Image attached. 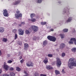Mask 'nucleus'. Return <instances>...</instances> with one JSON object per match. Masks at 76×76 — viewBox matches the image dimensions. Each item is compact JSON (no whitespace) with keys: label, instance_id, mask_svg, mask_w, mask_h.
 <instances>
[{"label":"nucleus","instance_id":"f257e3e1","mask_svg":"<svg viewBox=\"0 0 76 76\" xmlns=\"http://www.w3.org/2000/svg\"><path fill=\"white\" fill-rule=\"evenodd\" d=\"M68 66L70 69H72L73 66L76 67V60L75 59L72 58L69 59Z\"/></svg>","mask_w":76,"mask_h":76},{"label":"nucleus","instance_id":"f03ea898","mask_svg":"<svg viewBox=\"0 0 76 76\" xmlns=\"http://www.w3.org/2000/svg\"><path fill=\"white\" fill-rule=\"evenodd\" d=\"M33 30L34 32H37L38 30V27L35 26H33L29 29V30Z\"/></svg>","mask_w":76,"mask_h":76},{"label":"nucleus","instance_id":"7ed1b4c3","mask_svg":"<svg viewBox=\"0 0 76 76\" xmlns=\"http://www.w3.org/2000/svg\"><path fill=\"white\" fill-rule=\"evenodd\" d=\"M20 11L19 10H18L16 12V13L17 14H15V17L17 19H19L20 17H22V13H20Z\"/></svg>","mask_w":76,"mask_h":76},{"label":"nucleus","instance_id":"20e7f679","mask_svg":"<svg viewBox=\"0 0 76 76\" xmlns=\"http://www.w3.org/2000/svg\"><path fill=\"white\" fill-rule=\"evenodd\" d=\"M47 38L50 41H51L53 42H55L56 41V38L54 37L49 36H48Z\"/></svg>","mask_w":76,"mask_h":76},{"label":"nucleus","instance_id":"39448f33","mask_svg":"<svg viewBox=\"0 0 76 76\" xmlns=\"http://www.w3.org/2000/svg\"><path fill=\"white\" fill-rule=\"evenodd\" d=\"M56 64L58 67H60L61 65V62L58 58H57Z\"/></svg>","mask_w":76,"mask_h":76},{"label":"nucleus","instance_id":"423d86ee","mask_svg":"<svg viewBox=\"0 0 76 76\" xmlns=\"http://www.w3.org/2000/svg\"><path fill=\"white\" fill-rule=\"evenodd\" d=\"M76 40L75 38H72L70 39V41L69 42V44H73V42H75Z\"/></svg>","mask_w":76,"mask_h":76},{"label":"nucleus","instance_id":"0eeeda50","mask_svg":"<svg viewBox=\"0 0 76 76\" xmlns=\"http://www.w3.org/2000/svg\"><path fill=\"white\" fill-rule=\"evenodd\" d=\"M18 31L19 32V34L20 35H23L24 34V31L22 30V29H19Z\"/></svg>","mask_w":76,"mask_h":76},{"label":"nucleus","instance_id":"6e6552de","mask_svg":"<svg viewBox=\"0 0 76 76\" xmlns=\"http://www.w3.org/2000/svg\"><path fill=\"white\" fill-rule=\"evenodd\" d=\"M26 65L28 67H33L34 64L31 62H29L26 63Z\"/></svg>","mask_w":76,"mask_h":76},{"label":"nucleus","instance_id":"1a4fd4ad","mask_svg":"<svg viewBox=\"0 0 76 76\" xmlns=\"http://www.w3.org/2000/svg\"><path fill=\"white\" fill-rule=\"evenodd\" d=\"M4 68L5 70H8L9 69V66L6 65V63L4 62Z\"/></svg>","mask_w":76,"mask_h":76},{"label":"nucleus","instance_id":"9d476101","mask_svg":"<svg viewBox=\"0 0 76 76\" xmlns=\"http://www.w3.org/2000/svg\"><path fill=\"white\" fill-rule=\"evenodd\" d=\"M3 14L4 16L7 17L8 16V13L7 12V10H4Z\"/></svg>","mask_w":76,"mask_h":76},{"label":"nucleus","instance_id":"9b49d317","mask_svg":"<svg viewBox=\"0 0 76 76\" xmlns=\"http://www.w3.org/2000/svg\"><path fill=\"white\" fill-rule=\"evenodd\" d=\"M28 20L30 22H36V19L35 18H32L31 19H28Z\"/></svg>","mask_w":76,"mask_h":76},{"label":"nucleus","instance_id":"f8f14e48","mask_svg":"<svg viewBox=\"0 0 76 76\" xmlns=\"http://www.w3.org/2000/svg\"><path fill=\"white\" fill-rule=\"evenodd\" d=\"M73 19V18L72 17H69L68 20H67L66 21V22H71Z\"/></svg>","mask_w":76,"mask_h":76},{"label":"nucleus","instance_id":"ddd939ff","mask_svg":"<svg viewBox=\"0 0 76 76\" xmlns=\"http://www.w3.org/2000/svg\"><path fill=\"white\" fill-rule=\"evenodd\" d=\"M46 68L48 70H51V69H53V67L51 66L50 65L46 66Z\"/></svg>","mask_w":76,"mask_h":76},{"label":"nucleus","instance_id":"4468645a","mask_svg":"<svg viewBox=\"0 0 76 76\" xmlns=\"http://www.w3.org/2000/svg\"><path fill=\"white\" fill-rule=\"evenodd\" d=\"M28 46H29L28 45V44L25 43L24 44V49L27 50Z\"/></svg>","mask_w":76,"mask_h":76},{"label":"nucleus","instance_id":"2eb2a0df","mask_svg":"<svg viewBox=\"0 0 76 76\" xmlns=\"http://www.w3.org/2000/svg\"><path fill=\"white\" fill-rule=\"evenodd\" d=\"M4 31V28L2 27H0V32L3 33Z\"/></svg>","mask_w":76,"mask_h":76},{"label":"nucleus","instance_id":"dca6fc26","mask_svg":"<svg viewBox=\"0 0 76 76\" xmlns=\"http://www.w3.org/2000/svg\"><path fill=\"white\" fill-rule=\"evenodd\" d=\"M65 47V44L64 43H61L60 45V48H64Z\"/></svg>","mask_w":76,"mask_h":76},{"label":"nucleus","instance_id":"f3484780","mask_svg":"<svg viewBox=\"0 0 76 76\" xmlns=\"http://www.w3.org/2000/svg\"><path fill=\"white\" fill-rule=\"evenodd\" d=\"M43 62L45 64H47L48 63V58H46L43 61Z\"/></svg>","mask_w":76,"mask_h":76},{"label":"nucleus","instance_id":"a211bd4d","mask_svg":"<svg viewBox=\"0 0 76 76\" xmlns=\"http://www.w3.org/2000/svg\"><path fill=\"white\" fill-rule=\"evenodd\" d=\"M55 72L56 75H58L60 74V72H59V71L57 70H55Z\"/></svg>","mask_w":76,"mask_h":76},{"label":"nucleus","instance_id":"6ab92c4d","mask_svg":"<svg viewBox=\"0 0 76 76\" xmlns=\"http://www.w3.org/2000/svg\"><path fill=\"white\" fill-rule=\"evenodd\" d=\"M25 32L26 34L28 35H29V34H30V31H29V30H26L25 31Z\"/></svg>","mask_w":76,"mask_h":76},{"label":"nucleus","instance_id":"aec40b11","mask_svg":"<svg viewBox=\"0 0 76 76\" xmlns=\"http://www.w3.org/2000/svg\"><path fill=\"white\" fill-rule=\"evenodd\" d=\"M2 41H3L4 42H6L7 41V38H3L2 39Z\"/></svg>","mask_w":76,"mask_h":76},{"label":"nucleus","instance_id":"412c9836","mask_svg":"<svg viewBox=\"0 0 76 76\" xmlns=\"http://www.w3.org/2000/svg\"><path fill=\"white\" fill-rule=\"evenodd\" d=\"M68 29L67 28H64L63 29V31L64 32H68Z\"/></svg>","mask_w":76,"mask_h":76},{"label":"nucleus","instance_id":"4be33fe9","mask_svg":"<svg viewBox=\"0 0 76 76\" xmlns=\"http://www.w3.org/2000/svg\"><path fill=\"white\" fill-rule=\"evenodd\" d=\"M39 75L37 72H35L34 74V76H39Z\"/></svg>","mask_w":76,"mask_h":76},{"label":"nucleus","instance_id":"5701e85b","mask_svg":"<svg viewBox=\"0 0 76 76\" xmlns=\"http://www.w3.org/2000/svg\"><path fill=\"white\" fill-rule=\"evenodd\" d=\"M60 36H61V38L62 39L64 38V37H65V36L64 35V34H61Z\"/></svg>","mask_w":76,"mask_h":76},{"label":"nucleus","instance_id":"b1692460","mask_svg":"<svg viewBox=\"0 0 76 76\" xmlns=\"http://www.w3.org/2000/svg\"><path fill=\"white\" fill-rule=\"evenodd\" d=\"M72 51L73 52V53H75L76 50V48H72Z\"/></svg>","mask_w":76,"mask_h":76},{"label":"nucleus","instance_id":"393cba45","mask_svg":"<svg viewBox=\"0 0 76 76\" xmlns=\"http://www.w3.org/2000/svg\"><path fill=\"white\" fill-rule=\"evenodd\" d=\"M10 75L11 76H15V74L14 72H11L10 73Z\"/></svg>","mask_w":76,"mask_h":76},{"label":"nucleus","instance_id":"a878e982","mask_svg":"<svg viewBox=\"0 0 76 76\" xmlns=\"http://www.w3.org/2000/svg\"><path fill=\"white\" fill-rule=\"evenodd\" d=\"M35 16V15L34 13H32L31 14L30 17L31 18H33L34 16Z\"/></svg>","mask_w":76,"mask_h":76},{"label":"nucleus","instance_id":"bb28decb","mask_svg":"<svg viewBox=\"0 0 76 76\" xmlns=\"http://www.w3.org/2000/svg\"><path fill=\"white\" fill-rule=\"evenodd\" d=\"M47 41H45L43 42V45H47Z\"/></svg>","mask_w":76,"mask_h":76},{"label":"nucleus","instance_id":"cd10ccee","mask_svg":"<svg viewBox=\"0 0 76 76\" xmlns=\"http://www.w3.org/2000/svg\"><path fill=\"white\" fill-rule=\"evenodd\" d=\"M16 70H17V71H18V72H19L21 70V69L19 67H16Z\"/></svg>","mask_w":76,"mask_h":76},{"label":"nucleus","instance_id":"c85d7f7f","mask_svg":"<svg viewBox=\"0 0 76 76\" xmlns=\"http://www.w3.org/2000/svg\"><path fill=\"white\" fill-rule=\"evenodd\" d=\"M42 1V0H37V3H41Z\"/></svg>","mask_w":76,"mask_h":76},{"label":"nucleus","instance_id":"c756f323","mask_svg":"<svg viewBox=\"0 0 76 76\" xmlns=\"http://www.w3.org/2000/svg\"><path fill=\"white\" fill-rule=\"evenodd\" d=\"M12 32H13V33H14V34H15V33H16V32H17V30L16 29H14L12 30Z\"/></svg>","mask_w":76,"mask_h":76},{"label":"nucleus","instance_id":"7c9ffc66","mask_svg":"<svg viewBox=\"0 0 76 76\" xmlns=\"http://www.w3.org/2000/svg\"><path fill=\"white\" fill-rule=\"evenodd\" d=\"M41 23L42 25H44L47 23V22H41Z\"/></svg>","mask_w":76,"mask_h":76},{"label":"nucleus","instance_id":"2f4dec72","mask_svg":"<svg viewBox=\"0 0 76 76\" xmlns=\"http://www.w3.org/2000/svg\"><path fill=\"white\" fill-rule=\"evenodd\" d=\"M39 38V37H34L33 38V40H36V39H38Z\"/></svg>","mask_w":76,"mask_h":76},{"label":"nucleus","instance_id":"473e14b6","mask_svg":"<svg viewBox=\"0 0 76 76\" xmlns=\"http://www.w3.org/2000/svg\"><path fill=\"white\" fill-rule=\"evenodd\" d=\"M19 3H20V1H18L15 3L14 4H15V5H16V4H19Z\"/></svg>","mask_w":76,"mask_h":76},{"label":"nucleus","instance_id":"72a5a7b5","mask_svg":"<svg viewBox=\"0 0 76 76\" xmlns=\"http://www.w3.org/2000/svg\"><path fill=\"white\" fill-rule=\"evenodd\" d=\"M17 38H18V35H17V34H15L14 39H17Z\"/></svg>","mask_w":76,"mask_h":76},{"label":"nucleus","instance_id":"f704fd0d","mask_svg":"<svg viewBox=\"0 0 76 76\" xmlns=\"http://www.w3.org/2000/svg\"><path fill=\"white\" fill-rule=\"evenodd\" d=\"M48 57H53V55L51 54H48Z\"/></svg>","mask_w":76,"mask_h":76},{"label":"nucleus","instance_id":"c9c22d12","mask_svg":"<svg viewBox=\"0 0 76 76\" xmlns=\"http://www.w3.org/2000/svg\"><path fill=\"white\" fill-rule=\"evenodd\" d=\"M66 55V54L64 53H63L62 54L61 56L62 57H64Z\"/></svg>","mask_w":76,"mask_h":76},{"label":"nucleus","instance_id":"e433bc0d","mask_svg":"<svg viewBox=\"0 0 76 76\" xmlns=\"http://www.w3.org/2000/svg\"><path fill=\"white\" fill-rule=\"evenodd\" d=\"M67 10V8H65L64 10V11H63V13H66V11Z\"/></svg>","mask_w":76,"mask_h":76},{"label":"nucleus","instance_id":"4c0bfd02","mask_svg":"<svg viewBox=\"0 0 76 76\" xmlns=\"http://www.w3.org/2000/svg\"><path fill=\"white\" fill-rule=\"evenodd\" d=\"M7 63H9V64L12 63V61L11 60H9L7 61Z\"/></svg>","mask_w":76,"mask_h":76},{"label":"nucleus","instance_id":"58836bf2","mask_svg":"<svg viewBox=\"0 0 76 76\" xmlns=\"http://www.w3.org/2000/svg\"><path fill=\"white\" fill-rule=\"evenodd\" d=\"M24 73L25 74V75H24L23 76H28V74L27 73L26 71H25Z\"/></svg>","mask_w":76,"mask_h":76},{"label":"nucleus","instance_id":"ea45409f","mask_svg":"<svg viewBox=\"0 0 76 76\" xmlns=\"http://www.w3.org/2000/svg\"><path fill=\"white\" fill-rule=\"evenodd\" d=\"M62 73H63L64 74L66 73L65 71H64V69H62Z\"/></svg>","mask_w":76,"mask_h":76},{"label":"nucleus","instance_id":"a19ab883","mask_svg":"<svg viewBox=\"0 0 76 76\" xmlns=\"http://www.w3.org/2000/svg\"><path fill=\"white\" fill-rule=\"evenodd\" d=\"M10 69L11 71H12L14 70V68L12 67L10 68Z\"/></svg>","mask_w":76,"mask_h":76},{"label":"nucleus","instance_id":"79ce46f5","mask_svg":"<svg viewBox=\"0 0 76 76\" xmlns=\"http://www.w3.org/2000/svg\"><path fill=\"white\" fill-rule=\"evenodd\" d=\"M23 61H24V60H23V59L20 61V62L21 63H23Z\"/></svg>","mask_w":76,"mask_h":76},{"label":"nucleus","instance_id":"37998d69","mask_svg":"<svg viewBox=\"0 0 76 76\" xmlns=\"http://www.w3.org/2000/svg\"><path fill=\"white\" fill-rule=\"evenodd\" d=\"M40 76H46V75H44V74H41L40 75Z\"/></svg>","mask_w":76,"mask_h":76},{"label":"nucleus","instance_id":"c03bdc74","mask_svg":"<svg viewBox=\"0 0 76 76\" xmlns=\"http://www.w3.org/2000/svg\"><path fill=\"white\" fill-rule=\"evenodd\" d=\"M7 57H10V54H8L7 56Z\"/></svg>","mask_w":76,"mask_h":76},{"label":"nucleus","instance_id":"a18cd8bd","mask_svg":"<svg viewBox=\"0 0 76 76\" xmlns=\"http://www.w3.org/2000/svg\"><path fill=\"white\" fill-rule=\"evenodd\" d=\"M50 31H54V29L52 28L50 30Z\"/></svg>","mask_w":76,"mask_h":76},{"label":"nucleus","instance_id":"49530a36","mask_svg":"<svg viewBox=\"0 0 76 76\" xmlns=\"http://www.w3.org/2000/svg\"><path fill=\"white\" fill-rule=\"evenodd\" d=\"M25 23V22H21V24H23V25H24V24Z\"/></svg>","mask_w":76,"mask_h":76},{"label":"nucleus","instance_id":"de8ad7c7","mask_svg":"<svg viewBox=\"0 0 76 76\" xmlns=\"http://www.w3.org/2000/svg\"><path fill=\"white\" fill-rule=\"evenodd\" d=\"M22 57L21 56L19 58V60H20L21 59H22Z\"/></svg>","mask_w":76,"mask_h":76},{"label":"nucleus","instance_id":"09e8293b","mask_svg":"<svg viewBox=\"0 0 76 76\" xmlns=\"http://www.w3.org/2000/svg\"><path fill=\"white\" fill-rule=\"evenodd\" d=\"M1 72H2V71L1 69H0V75L1 73Z\"/></svg>","mask_w":76,"mask_h":76},{"label":"nucleus","instance_id":"8fccbe9b","mask_svg":"<svg viewBox=\"0 0 76 76\" xmlns=\"http://www.w3.org/2000/svg\"><path fill=\"white\" fill-rule=\"evenodd\" d=\"M2 53L1 50H0V56H1Z\"/></svg>","mask_w":76,"mask_h":76},{"label":"nucleus","instance_id":"3c124183","mask_svg":"<svg viewBox=\"0 0 76 76\" xmlns=\"http://www.w3.org/2000/svg\"><path fill=\"white\" fill-rule=\"evenodd\" d=\"M73 33H74V32H75V29H74L73 30Z\"/></svg>","mask_w":76,"mask_h":76},{"label":"nucleus","instance_id":"603ef678","mask_svg":"<svg viewBox=\"0 0 76 76\" xmlns=\"http://www.w3.org/2000/svg\"><path fill=\"white\" fill-rule=\"evenodd\" d=\"M74 43H75V45H76V40L74 42Z\"/></svg>","mask_w":76,"mask_h":76},{"label":"nucleus","instance_id":"864d4df0","mask_svg":"<svg viewBox=\"0 0 76 76\" xmlns=\"http://www.w3.org/2000/svg\"><path fill=\"white\" fill-rule=\"evenodd\" d=\"M3 76H6V74H4L3 75Z\"/></svg>","mask_w":76,"mask_h":76},{"label":"nucleus","instance_id":"5fc2aeb1","mask_svg":"<svg viewBox=\"0 0 76 76\" xmlns=\"http://www.w3.org/2000/svg\"><path fill=\"white\" fill-rule=\"evenodd\" d=\"M22 26V25H21V24H20V25H19V26Z\"/></svg>","mask_w":76,"mask_h":76},{"label":"nucleus","instance_id":"6e6d98bb","mask_svg":"<svg viewBox=\"0 0 76 76\" xmlns=\"http://www.w3.org/2000/svg\"><path fill=\"white\" fill-rule=\"evenodd\" d=\"M9 75H8V74H6V76H9Z\"/></svg>","mask_w":76,"mask_h":76},{"label":"nucleus","instance_id":"4d7b16f0","mask_svg":"<svg viewBox=\"0 0 76 76\" xmlns=\"http://www.w3.org/2000/svg\"><path fill=\"white\" fill-rule=\"evenodd\" d=\"M59 3H60H60H61V2H59Z\"/></svg>","mask_w":76,"mask_h":76},{"label":"nucleus","instance_id":"13d9d810","mask_svg":"<svg viewBox=\"0 0 76 76\" xmlns=\"http://www.w3.org/2000/svg\"><path fill=\"white\" fill-rule=\"evenodd\" d=\"M14 24H16V23H15Z\"/></svg>","mask_w":76,"mask_h":76},{"label":"nucleus","instance_id":"bf43d9fd","mask_svg":"<svg viewBox=\"0 0 76 76\" xmlns=\"http://www.w3.org/2000/svg\"><path fill=\"white\" fill-rule=\"evenodd\" d=\"M13 42V41L12 42Z\"/></svg>","mask_w":76,"mask_h":76},{"label":"nucleus","instance_id":"052dcab7","mask_svg":"<svg viewBox=\"0 0 76 76\" xmlns=\"http://www.w3.org/2000/svg\"><path fill=\"white\" fill-rule=\"evenodd\" d=\"M46 76H47L46 75Z\"/></svg>","mask_w":76,"mask_h":76}]
</instances>
